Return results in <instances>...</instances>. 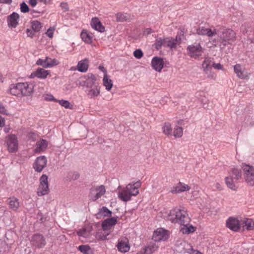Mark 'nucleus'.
Returning <instances> with one entry per match:
<instances>
[{"mask_svg": "<svg viewBox=\"0 0 254 254\" xmlns=\"http://www.w3.org/2000/svg\"><path fill=\"white\" fill-rule=\"evenodd\" d=\"M215 30L216 36L210 41L214 46L219 47L222 50L236 40V34L232 29L220 26Z\"/></svg>", "mask_w": 254, "mask_h": 254, "instance_id": "obj_1", "label": "nucleus"}, {"mask_svg": "<svg viewBox=\"0 0 254 254\" xmlns=\"http://www.w3.org/2000/svg\"><path fill=\"white\" fill-rule=\"evenodd\" d=\"M141 186L140 181L127 184L126 187L119 190L118 196L119 199L124 202L131 200V196H136L139 193L138 189Z\"/></svg>", "mask_w": 254, "mask_h": 254, "instance_id": "obj_2", "label": "nucleus"}, {"mask_svg": "<svg viewBox=\"0 0 254 254\" xmlns=\"http://www.w3.org/2000/svg\"><path fill=\"white\" fill-rule=\"evenodd\" d=\"M167 220L172 223H178L180 225H189L190 219L186 210L184 209L174 208L170 211Z\"/></svg>", "mask_w": 254, "mask_h": 254, "instance_id": "obj_3", "label": "nucleus"}, {"mask_svg": "<svg viewBox=\"0 0 254 254\" xmlns=\"http://www.w3.org/2000/svg\"><path fill=\"white\" fill-rule=\"evenodd\" d=\"M242 177V171L237 168H233L229 172V176L225 179L227 186L230 189L235 190L237 189L236 184Z\"/></svg>", "mask_w": 254, "mask_h": 254, "instance_id": "obj_4", "label": "nucleus"}, {"mask_svg": "<svg viewBox=\"0 0 254 254\" xmlns=\"http://www.w3.org/2000/svg\"><path fill=\"white\" fill-rule=\"evenodd\" d=\"M241 168L243 178L246 184L250 186H254V166L243 163Z\"/></svg>", "mask_w": 254, "mask_h": 254, "instance_id": "obj_5", "label": "nucleus"}, {"mask_svg": "<svg viewBox=\"0 0 254 254\" xmlns=\"http://www.w3.org/2000/svg\"><path fill=\"white\" fill-rule=\"evenodd\" d=\"M49 192L48 176L43 175L40 178V185L37 190L38 196H43L48 194Z\"/></svg>", "mask_w": 254, "mask_h": 254, "instance_id": "obj_6", "label": "nucleus"}, {"mask_svg": "<svg viewBox=\"0 0 254 254\" xmlns=\"http://www.w3.org/2000/svg\"><path fill=\"white\" fill-rule=\"evenodd\" d=\"M189 55L194 59L201 56L204 52V49L199 43H194L188 47Z\"/></svg>", "mask_w": 254, "mask_h": 254, "instance_id": "obj_7", "label": "nucleus"}, {"mask_svg": "<svg viewBox=\"0 0 254 254\" xmlns=\"http://www.w3.org/2000/svg\"><path fill=\"white\" fill-rule=\"evenodd\" d=\"M31 244L35 249H41L45 247L46 241L42 234H36L33 235L31 238Z\"/></svg>", "mask_w": 254, "mask_h": 254, "instance_id": "obj_8", "label": "nucleus"}, {"mask_svg": "<svg viewBox=\"0 0 254 254\" xmlns=\"http://www.w3.org/2000/svg\"><path fill=\"white\" fill-rule=\"evenodd\" d=\"M191 246L185 241L182 240H178L175 244V250L176 253L179 254H189L190 250L191 249Z\"/></svg>", "mask_w": 254, "mask_h": 254, "instance_id": "obj_9", "label": "nucleus"}, {"mask_svg": "<svg viewBox=\"0 0 254 254\" xmlns=\"http://www.w3.org/2000/svg\"><path fill=\"white\" fill-rule=\"evenodd\" d=\"M59 62L56 59H52L46 57L44 59H39L36 61V64L43 66L44 68L52 67L59 64Z\"/></svg>", "mask_w": 254, "mask_h": 254, "instance_id": "obj_10", "label": "nucleus"}, {"mask_svg": "<svg viewBox=\"0 0 254 254\" xmlns=\"http://www.w3.org/2000/svg\"><path fill=\"white\" fill-rule=\"evenodd\" d=\"M216 28L214 27L206 28L203 26L198 27L196 31L197 34L201 36H207L209 38V41L216 36Z\"/></svg>", "mask_w": 254, "mask_h": 254, "instance_id": "obj_11", "label": "nucleus"}, {"mask_svg": "<svg viewBox=\"0 0 254 254\" xmlns=\"http://www.w3.org/2000/svg\"><path fill=\"white\" fill-rule=\"evenodd\" d=\"M6 144L9 152L17 151L18 146L17 137L14 134L9 135L7 137Z\"/></svg>", "mask_w": 254, "mask_h": 254, "instance_id": "obj_12", "label": "nucleus"}, {"mask_svg": "<svg viewBox=\"0 0 254 254\" xmlns=\"http://www.w3.org/2000/svg\"><path fill=\"white\" fill-rule=\"evenodd\" d=\"M169 235L167 231L163 228H158L154 231L152 239L155 242L165 241L168 239Z\"/></svg>", "mask_w": 254, "mask_h": 254, "instance_id": "obj_13", "label": "nucleus"}, {"mask_svg": "<svg viewBox=\"0 0 254 254\" xmlns=\"http://www.w3.org/2000/svg\"><path fill=\"white\" fill-rule=\"evenodd\" d=\"M21 97L31 96L34 92V85L29 82H20Z\"/></svg>", "mask_w": 254, "mask_h": 254, "instance_id": "obj_14", "label": "nucleus"}, {"mask_svg": "<svg viewBox=\"0 0 254 254\" xmlns=\"http://www.w3.org/2000/svg\"><path fill=\"white\" fill-rule=\"evenodd\" d=\"M47 159L45 156H42L37 157L33 165V168L36 171L41 172L46 167Z\"/></svg>", "mask_w": 254, "mask_h": 254, "instance_id": "obj_15", "label": "nucleus"}, {"mask_svg": "<svg viewBox=\"0 0 254 254\" xmlns=\"http://www.w3.org/2000/svg\"><path fill=\"white\" fill-rule=\"evenodd\" d=\"M226 226L230 230L237 232L241 227L240 222L237 218L230 217L226 221Z\"/></svg>", "mask_w": 254, "mask_h": 254, "instance_id": "obj_16", "label": "nucleus"}, {"mask_svg": "<svg viewBox=\"0 0 254 254\" xmlns=\"http://www.w3.org/2000/svg\"><path fill=\"white\" fill-rule=\"evenodd\" d=\"M19 15L16 12H13L7 18V25L11 28H15L18 24Z\"/></svg>", "mask_w": 254, "mask_h": 254, "instance_id": "obj_17", "label": "nucleus"}, {"mask_svg": "<svg viewBox=\"0 0 254 254\" xmlns=\"http://www.w3.org/2000/svg\"><path fill=\"white\" fill-rule=\"evenodd\" d=\"M164 61L162 58L154 57L151 61V66L156 71L160 72L164 66Z\"/></svg>", "mask_w": 254, "mask_h": 254, "instance_id": "obj_18", "label": "nucleus"}, {"mask_svg": "<svg viewBox=\"0 0 254 254\" xmlns=\"http://www.w3.org/2000/svg\"><path fill=\"white\" fill-rule=\"evenodd\" d=\"M20 82L12 84L9 86L8 92L13 96L21 97Z\"/></svg>", "mask_w": 254, "mask_h": 254, "instance_id": "obj_19", "label": "nucleus"}, {"mask_svg": "<svg viewBox=\"0 0 254 254\" xmlns=\"http://www.w3.org/2000/svg\"><path fill=\"white\" fill-rule=\"evenodd\" d=\"M49 73L48 70L42 68H38L35 72L31 73L30 77L31 78L36 77L40 79H45Z\"/></svg>", "mask_w": 254, "mask_h": 254, "instance_id": "obj_20", "label": "nucleus"}, {"mask_svg": "<svg viewBox=\"0 0 254 254\" xmlns=\"http://www.w3.org/2000/svg\"><path fill=\"white\" fill-rule=\"evenodd\" d=\"M117 223V219L112 217L105 220L102 224V227L104 230H109Z\"/></svg>", "mask_w": 254, "mask_h": 254, "instance_id": "obj_21", "label": "nucleus"}, {"mask_svg": "<svg viewBox=\"0 0 254 254\" xmlns=\"http://www.w3.org/2000/svg\"><path fill=\"white\" fill-rule=\"evenodd\" d=\"M180 40L181 38L177 36L175 39L166 38H165V47H169L171 49H175L177 45L180 44L179 41Z\"/></svg>", "mask_w": 254, "mask_h": 254, "instance_id": "obj_22", "label": "nucleus"}, {"mask_svg": "<svg viewBox=\"0 0 254 254\" xmlns=\"http://www.w3.org/2000/svg\"><path fill=\"white\" fill-rule=\"evenodd\" d=\"M234 69L237 76L241 79H246L248 75L245 72L244 68L240 64H237L234 66Z\"/></svg>", "mask_w": 254, "mask_h": 254, "instance_id": "obj_23", "label": "nucleus"}, {"mask_svg": "<svg viewBox=\"0 0 254 254\" xmlns=\"http://www.w3.org/2000/svg\"><path fill=\"white\" fill-rule=\"evenodd\" d=\"M190 187L186 184L180 182L177 185L173 188L171 192L173 193H180L187 191L190 190Z\"/></svg>", "mask_w": 254, "mask_h": 254, "instance_id": "obj_24", "label": "nucleus"}, {"mask_svg": "<svg viewBox=\"0 0 254 254\" xmlns=\"http://www.w3.org/2000/svg\"><path fill=\"white\" fill-rule=\"evenodd\" d=\"M48 142L44 139H41L37 141L36 144V148L34 150L35 153H41L46 149L48 146Z\"/></svg>", "mask_w": 254, "mask_h": 254, "instance_id": "obj_25", "label": "nucleus"}, {"mask_svg": "<svg viewBox=\"0 0 254 254\" xmlns=\"http://www.w3.org/2000/svg\"><path fill=\"white\" fill-rule=\"evenodd\" d=\"M117 248L118 250L122 253L127 252L129 249L130 247L127 241H126V239H122L120 240L117 245Z\"/></svg>", "mask_w": 254, "mask_h": 254, "instance_id": "obj_26", "label": "nucleus"}, {"mask_svg": "<svg viewBox=\"0 0 254 254\" xmlns=\"http://www.w3.org/2000/svg\"><path fill=\"white\" fill-rule=\"evenodd\" d=\"M117 21L118 22L129 21L133 19V16L127 13H119L116 15Z\"/></svg>", "mask_w": 254, "mask_h": 254, "instance_id": "obj_27", "label": "nucleus"}, {"mask_svg": "<svg viewBox=\"0 0 254 254\" xmlns=\"http://www.w3.org/2000/svg\"><path fill=\"white\" fill-rule=\"evenodd\" d=\"M8 204L9 208L14 211H16L19 207L18 199L14 197L8 199Z\"/></svg>", "mask_w": 254, "mask_h": 254, "instance_id": "obj_28", "label": "nucleus"}, {"mask_svg": "<svg viewBox=\"0 0 254 254\" xmlns=\"http://www.w3.org/2000/svg\"><path fill=\"white\" fill-rule=\"evenodd\" d=\"M100 93V87L99 86L95 85L94 87H92L90 90H89L87 94L90 98H93L98 96Z\"/></svg>", "mask_w": 254, "mask_h": 254, "instance_id": "obj_29", "label": "nucleus"}, {"mask_svg": "<svg viewBox=\"0 0 254 254\" xmlns=\"http://www.w3.org/2000/svg\"><path fill=\"white\" fill-rule=\"evenodd\" d=\"M88 61L87 59H85L81 60L78 63L77 65V69L78 71L85 72L88 70Z\"/></svg>", "mask_w": 254, "mask_h": 254, "instance_id": "obj_30", "label": "nucleus"}, {"mask_svg": "<svg viewBox=\"0 0 254 254\" xmlns=\"http://www.w3.org/2000/svg\"><path fill=\"white\" fill-rule=\"evenodd\" d=\"M103 84L107 91H110L113 87V82L109 79L107 73L105 74L103 79Z\"/></svg>", "mask_w": 254, "mask_h": 254, "instance_id": "obj_31", "label": "nucleus"}, {"mask_svg": "<svg viewBox=\"0 0 254 254\" xmlns=\"http://www.w3.org/2000/svg\"><path fill=\"white\" fill-rule=\"evenodd\" d=\"M183 227L181 229L180 231L183 234H190L193 233L195 231V228L192 225H182Z\"/></svg>", "mask_w": 254, "mask_h": 254, "instance_id": "obj_32", "label": "nucleus"}, {"mask_svg": "<svg viewBox=\"0 0 254 254\" xmlns=\"http://www.w3.org/2000/svg\"><path fill=\"white\" fill-rule=\"evenodd\" d=\"M158 246L155 244H150L143 249V254H152L158 249Z\"/></svg>", "mask_w": 254, "mask_h": 254, "instance_id": "obj_33", "label": "nucleus"}, {"mask_svg": "<svg viewBox=\"0 0 254 254\" xmlns=\"http://www.w3.org/2000/svg\"><path fill=\"white\" fill-rule=\"evenodd\" d=\"M96 191L97 193L94 196V200H96L97 199L100 198L102 196H103L106 192V190L105 186L103 185H101L96 188Z\"/></svg>", "mask_w": 254, "mask_h": 254, "instance_id": "obj_34", "label": "nucleus"}, {"mask_svg": "<svg viewBox=\"0 0 254 254\" xmlns=\"http://www.w3.org/2000/svg\"><path fill=\"white\" fill-rule=\"evenodd\" d=\"M212 61L210 58H205L202 64V66L203 70L207 73V72L211 68V66H212Z\"/></svg>", "mask_w": 254, "mask_h": 254, "instance_id": "obj_35", "label": "nucleus"}, {"mask_svg": "<svg viewBox=\"0 0 254 254\" xmlns=\"http://www.w3.org/2000/svg\"><path fill=\"white\" fill-rule=\"evenodd\" d=\"M30 23L31 28L35 32L40 31L42 27V24L37 20H32Z\"/></svg>", "mask_w": 254, "mask_h": 254, "instance_id": "obj_36", "label": "nucleus"}, {"mask_svg": "<svg viewBox=\"0 0 254 254\" xmlns=\"http://www.w3.org/2000/svg\"><path fill=\"white\" fill-rule=\"evenodd\" d=\"M172 127L169 123H165L162 127V132L166 135H171L172 134Z\"/></svg>", "mask_w": 254, "mask_h": 254, "instance_id": "obj_37", "label": "nucleus"}, {"mask_svg": "<svg viewBox=\"0 0 254 254\" xmlns=\"http://www.w3.org/2000/svg\"><path fill=\"white\" fill-rule=\"evenodd\" d=\"M96 80V78L94 75L93 74H88L85 81L86 86L91 88L95 84Z\"/></svg>", "mask_w": 254, "mask_h": 254, "instance_id": "obj_38", "label": "nucleus"}, {"mask_svg": "<svg viewBox=\"0 0 254 254\" xmlns=\"http://www.w3.org/2000/svg\"><path fill=\"white\" fill-rule=\"evenodd\" d=\"M82 40L85 42L90 44L92 41V36L85 31H83L80 35Z\"/></svg>", "mask_w": 254, "mask_h": 254, "instance_id": "obj_39", "label": "nucleus"}, {"mask_svg": "<svg viewBox=\"0 0 254 254\" xmlns=\"http://www.w3.org/2000/svg\"><path fill=\"white\" fill-rule=\"evenodd\" d=\"M112 211L105 206L102 207L99 209L97 215L99 216H103L104 217L110 216L112 215Z\"/></svg>", "mask_w": 254, "mask_h": 254, "instance_id": "obj_40", "label": "nucleus"}, {"mask_svg": "<svg viewBox=\"0 0 254 254\" xmlns=\"http://www.w3.org/2000/svg\"><path fill=\"white\" fill-rule=\"evenodd\" d=\"M173 135L175 138H181L183 135V128L178 126H175L174 128Z\"/></svg>", "mask_w": 254, "mask_h": 254, "instance_id": "obj_41", "label": "nucleus"}, {"mask_svg": "<svg viewBox=\"0 0 254 254\" xmlns=\"http://www.w3.org/2000/svg\"><path fill=\"white\" fill-rule=\"evenodd\" d=\"M244 223L248 230H251L254 229V221L250 219H245Z\"/></svg>", "mask_w": 254, "mask_h": 254, "instance_id": "obj_42", "label": "nucleus"}, {"mask_svg": "<svg viewBox=\"0 0 254 254\" xmlns=\"http://www.w3.org/2000/svg\"><path fill=\"white\" fill-rule=\"evenodd\" d=\"M162 46H165V38H158L156 40L155 43H154V47L157 50L160 49Z\"/></svg>", "mask_w": 254, "mask_h": 254, "instance_id": "obj_43", "label": "nucleus"}, {"mask_svg": "<svg viewBox=\"0 0 254 254\" xmlns=\"http://www.w3.org/2000/svg\"><path fill=\"white\" fill-rule=\"evenodd\" d=\"M78 249L82 253L84 254H88L90 250V248L88 245H81L78 247Z\"/></svg>", "mask_w": 254, "mask_h": 254, "instance_id": "obj_44", "label": "nucleus"}, {"mask_svg": "<svg viewBox=\"0 0 254 254\" xmlns=\"http://www.w3.org/2000/svg\"><path fill=\"white\" fill-rule=\"evenodd\" d=\"M59 103L61 106L64 107L66 109H71L72 108V105H71L68 101L61 100L59 101Z\"/></svg>", "mask_w": 254, "mask_h": 254, "instance_id": "obj_45", "label": "nucleus"}, {"mask_svg": "<svg viewBox=\"0 0 254 254\" xmlns=\"http://www.w3.org/2000/svg\"><path fill=\"white\" fill-rule=\"evenodd\" d=\"M20 11L23 13H26L29 11V8L28 5L24 2L23 1L20 4Z\"/></svg>", "mask_w": 254, "mask_h": 254, "instance_id": "obj_46", "label": "nucleus"}, {"mask_svg": "<svg viewBox=\"0 0 254 254\" xmlns=\"http://www.w3.org/2000/svg\"><path fill=\"white\" fill-rule=\"evenodd\" d=\"M101 22L98 18H93L91 21V26L93 28H96L97 26L99 25Z\"/></svg>", "mask_w": 254, "mask_h": 254, "instance_id": "obj_47", "label": "nucleus"}, {"mask_svg": "<svg viewBox=\"0 0 254 254\" xmlns=\"http://www.w3.org/2000/svg\"><path fill=\"white\" fill-rule=\"evenodd\" d=\"M133 56L137 59H140L143 56V53L140 49L136 50L133 52Z\"/></svg>", "mask_w": 254, "mask_h": 254, "instance_id": "obj_48", "label": "nucleus"}, {"mask_svg": "<svg viewBox=\"0 0 254 254\" xmlns=\"http://www.w3.org/2000/svg\"><path fill=\"white\" fill-rule=\"evenodd\" d=\"M77 234L79 237H86L87 236V230L85 229H82L78 230Z\"/></svg>", "mask_w": 254, "mask_h": 254, "instance_id": "obj_49", "label": "nucleus"}, {"mask_svg": "<svg viewBox=\"0 0 254 254\" xmlns=\"http://www.w3.org/2000/svg\"><path fill=\"white\" fill-rule=\"evenodd\" d=\"M54 30H55V28L50 27L47 30V32H46V34L50 38H52L53 37V34H54Z\"/></svg>", "mask_w": 254, "mask_h": 254, "instance_id": "obj_50", "label": "nucleus"}, {"mask_svg": "<svg viewBox=\"0 0 254 254\" xmlns=\"http://www.w3.org/2000/svg\"><path fill=\"white\" fill-rule=\"evenodd\" d=\"M26 33L28 37L33 38L35 34V32L32 29L27 28L26 30Z\"/></svg>", "mask_w": 254, "mask_h": 254, "instance_id": "obj_51", "label": "nucleus"}, {"mask_svg": "<svg viewBox=\"0 0 254 254\" xmlns=\"http://www.w3.org/2000/svg\"><path fill=\"white\" fill-rule=\"evenodd\" d=\"M0 113L3 115H8V112L3 104L0 102Z\"/></svg>", "mask_w": 254, "mask_h": 254, "instance_id": "obj_52", "label": "nucleus"}, {"mask_svg": "<svg viewBox=\"0 0 254 254\" xmlns=\"http://www.w3.org/2000/svg\"><path fill=\"white\" fill-rule=\"evenodd\" d=\"M61 7L64 11H67L69 10L68 4L66 2H62L60 4Z\"/></svg>", "mask_w": 254, "mask_h": 254, "instance_id": "obj_53", "label": "nucleus"}, {"mask_svg": "<svg viewBox=\"0 0 254 254\" xmlns=\"http://www.w3.org/2000/svg\"><path fill=\"white\" fill-rule=\"evenodd\" d=\"M94 29L100 32H103L105 31V27L101 23L99 25L97 26V28H95Z\"/></svg>", "mask_w": 254, "mask_h": 254, "instance_id": "obj_54", "label": "nucleus"}, {"mask_svg": "<svg viewBox=\"0 0 254 254\" xmlns=\"http://www.w3.org/2000/svg\"><path fill=\"white\" fill-rule=\"evenodd\" d=\"M212 65L214 68L217 69H222V68H223V66L219 63H218V64L213 63Z\"/></svg>", "mask_w": 254, "mask_h": 254, "instance_id": "obj_55", "label": "nucleus"}, {"mask_svg": "<svg viewBox=\"0 0 254 254\" xmlns=\"http://www.w3.org/2000/svg\"><path fill=\"white\" fill-rule=\"evenodd\" d=\"M28 3L32 7H34L36 5L37 1V0H29Z\"/></svg>", "mask_w": 254, "mask_h": 254, "instance_id": "obj_56", "label": "nucleus"}, {"mask_svg": "<svg viewBox=\"0 0 254 254\" xmlns=\"http://www.w3.org/2000/svg\"><path fill=\"white\" fill-rule=\"evenodd\" d=\"M45 99L47 101H52L54 99V98L53 95L50 94V95H46L45 97Z\"/></svg>", "mask_w": 254, "mask_h": 254, "instance_id": "obj_57", "label": "nucleus"}, {"mask_svg": "<svg viewBox=\"0 0 254 254\" xmlns=\"http://www.w3.org/2000/svg\"><path fill=\"white\" fill-rule=\"evenodd\" d=\"M79 177V175L78 173L74 172L72 174V176L71 177V179L73 180H76L77 179H78Z\"/></svg>", "mask_w": 254, "mask_h": 254, "instance_id": "obj_58", "label": "nucleus"}, {"mask_svg": "<svg viewBox=\"0 0 254 254\" xmlns=\"http://www.w3.org/2000/svg\"><path fill=\"white\" fill-rule=\"evenodd\" d=\"M189 254H202V253H201L200 252H199L196 250H194L192 247H191V249L190 250Z\"/></svg>", "mask_w": 254, "mask_h": 254, "instance_id": "obj_59", "label": "nucleus"}, {"mask_svg": "<svg viewBox=\"0 0 254 254\" xmlns=\"http://www.w3.org/2000/svg\"><path fill=\"white\" fill-rule=\"evenodd\" d=\"M152 33V30L151 29L147 28L144 31L143 34L148 35Z\"/></svg>", "mask_w": 254, "mask_h": 254, "instance_id": "obj_60", "label": "nucleus"}, {"mask_svg": "<svg viewBox=\"0 0 254 254\" xmlns=\"http://www.w3.org/2000/svg\"><path fill=\"white\" fill-rule=\"evenodd\" d=\"M12 2V0H0V3L10 4Z\"/></svg>", "mask_w": 254, "mask_h": 254, "instance_id": "obj_61", "label": "nucleus"}, {"mask_svg": "<svg viewBox=\"0 0 254 254\" xmlns=\"http://www.w3.org/2000/svg\"><path fill=\"white\" fill-rule=\"evenodd\" d=\"M247 24H245L244 25H243L241 27V30L243 32V33H246L247 32L248 30L246 29V27H247Z\"/></svg>", "mask_w": 254, "mask_h": 254, "instance_id": "obj_62", "label": "nucleus"}, {"mask_svg": "<svg viewBox=\"0 0 254 254\" xmlns=\"http://www.w3.org/2000/svg\"><path fill=\"white\" fill-rule=\"evenodd\" d=\"M4 119L0 116V127L4 126Z\"/></svg>", "mask_w": 254, "mask_h": 254, "instance_id": "obj_63", "label": "nucleus"}, {"mask_svg": "<svg viewBox=\"0 0 254 254\" xmlns=\"http://www.w3.org/2000/svg\"><path fill=\"white\" fill-rule=\"evenodd\" d=\"M40 2H43L44 4L50 3L51 0H39Z\"/></svg>", "mask_w": 254, "mask_h": 254, "instance_id": "obj_64", "label": "nucleus"}]
</instances>
